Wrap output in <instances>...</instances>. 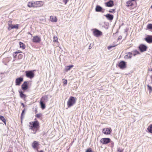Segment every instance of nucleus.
<instances>
[{
    "mask_svg": "<svg viewBox=\"0 0 152 152\" xmlns=\"http://www.w3.org/2000/svg\"><path fill=\"white\" fill-rule=\"evenodd\" d=\"M76 98L73 96H71L70 97L67 102L68 107H70L73 106L76 103Z\"/></svg>",
    "mask_w": 152,
    "mask_h": 152,
    "instance_id": "1",
    "label": "nucleus"
},
{
    "mask_svg": "<svg viewBox=\"0 0 152 152\" xmlns=\"http://www.w3.org/2000/svg\"><path fill=\"white\" fill-rule=\"evenodd\" d=\"M132 1L131 0L128 1L126 3V5L127 7H129L131 6L132 7L133 6V3L132 2Z\"/></svg>",
    "mask_w": 152,
    "mask_h": 152,
    "instance_id": "23",
    "label": "nucleus"
},
{
    "mask_svg": "<svg viewBox=\"0 0 152 152\" xmlns=\"http://www.w3.org/2000/svg\"><path fill=\"white\" fill-rule=\"evenodd\" d=\"M111 132V128H104L102 130V132L105 134H110Z\"/></svg>",
    "mask_w": 152,
    "mask_h": 152,
    "instance_id": "13",
    "label": "nucleus"
},
{
    "mask_svg": "<svg viewBox=\"0 0 152 152\" xmlns=\"http://www.w3.org/2000/svg\"><path fill=\"white\" fill-rule=\"evenodd\" d=\"M29 129L31 130L33 132H31V133L34 134H35L37 132V130L39 129L38 128H31V126H29Z\"/></svg>",
    "mask_w": 152,
    "mask_h": 152,
    "instance_id": "25",
    "label": "nucleus"
},
{
    "mask_svg": "<svg viewBox=\"0 0 152 152\" xmlns=\"http://www.w3.org/2000/svg\"><path fill=\"white\" fill-rule=\"evenodd\" d=\"M91 44H90V45L89 46L88 48L89 49H91L92 48V47L91 46Z\"/></svg>",
    "mask_w": 152,
    "mask_h": 152,
    "instance_id": "46",
    "label": "nucleus"
},
{
    "mask_svg": "<svg viewBox=\"0 0 152 152\" xmlns=\"http://www.w3.org/2000/svg\"><path fill=\"white\" fill-rule=\"evenodd\" d=\"M131 1H135L136 0H131Z\"/></svg>",
    "mask_w": 152,
    "mask_h": 152,
    "instance_id": "50",
    "label": "nucleus"
},
{
    "mask_svg": "<svg viewBox=\"0 0 152 152\" xmlns=\"http://www.w3.org/2000/svg\"><path fill=\"white\" fill-rule=\"evenodd\" d=\"M19 92L20 94V97L22 99H24L26 97V96L25 94L23 93V92L22 91H19Z\"/></svg>",
    "mask_w": 152,
    "mask_h": 152,
    "instance_id": "21",
    "label": "nucleus"
},
{
    "mask_svg": "<svg viewBox=\"0 0 152 152\" xmlns=\"http://www.w3.org/2000/svg\"><path fill=\"white\" fill-rule=\"evenodd\" d=\"M100 142L103 144H106L111 142V140L109 138H103L100 140Z\"/></svg>",
    "mask_w": 152,
    "mask_h": 152,
    "instance_id": "5",
    "label": "nucleus"
},
{
    "mask_svg": "<svg viewBox=\"0 0 152 152\" xmlns=\"http://www.w3.org/2000/svg\"><path fill=\"white\" fill-rule=\"evenodd\" d=\"M140 54V52L137 50H135L134 51V56H135L137 54Z\"/></svg>",
    "mask_w": 152,
    "mask_h": 152,
    "instance_id": "35",
    "label": "nucleus"
},
{
    "mask_svg": "<svg viewBox=\"0 0 152 152\" xmlns=\"http://www.w3.org/2000/svg\"><path fill=\"white\" fill-rule=\"evenodd\" d=\"M0 120H1L3 122V123L5 125H6V121L4 116L2 115H0Z\"/></svg>",
    "mask_w": 152,
    "mask_h": 152,
    "instance_id": "29",
    "label": "nucleus"
},
{
    "mask_svg": "<svg viewBox=\"0 0 152 152\" xmlns=\"http://www.w3.org/2000/svg\"><path fill=\"white\" fill-rule=\"evenodd\" d=\"M34 71H35V70H28L26 71L25 72L26 77L31 79L33 78L34 76V74L33 72Z\"/></svg>",
    "mask_w": 152,
    "mask_h": 152,
    "instance_id": "3",
    "label": "nucleus"
},
{
    "mask_svg": "<svg viewBox=\"0 0 152 152\" xmlns=\"http://www.w3.org/2000/svg\"><path fill=\"white\" fill-rule=\"evenodd\" d=\"M63 2L65 4H66L67 2L69 0H63Z\"/></svg>",
    "mask_w": 152,
    "mask_h": 152,
    "instance_id": "43",
    "label": "nucleus"
},
{
    "mask_svg": "<svg viewBox=\"0 0 152 152\" xmlns=\"http://www.w3.org/2000/svg\"><path fill=\"white\" fill-rule=\"evenodd\" d=\"M53 39L54 42H56V41L57 40L58 38L56 37H54L53 38Z\"/></svg>",
    "mask_w": 152,
    "mask_h": 152,
    "instance_id": "42",
    "label": "nucleus"
},
{
    "mask_svg": "<svg viewBox=\"0 0 152 152\" xmlns=\"http://www.w3.org/2000/svg\"><path fill=\"white\" fill-rule=\"evenodd\" d=\"M126 53L127 55L125 56V58L126 57L127 58H130L132 57L133 55V54L132 53L129 52Z\"/></svg>",
    "mask_w": 152,
    "mask_h": 152,
    "instance_id": "22",
    "label": "nucleus"
},
{
    "mask_svg": "<svg viewBox=\"0 0 152 152\" xmlns=\"http://www.w3.org/2000/svg\"><path fill=\"white\" fill-rule=\"evenodd\" d=\"M42 115V113H38L36 114V116L38 118H39Z\"/></svg>",
    "mask_w": 152,
    "mask_h": 152,
    "instance_id": "36",
    "label": "nucleus"
},
{
    "mask_svg": "<svg viewBox=\"0 0 152 152\" xmlns=\"http://www.w3.org/2000/svg\"><path fill=\"white\" fill-rule=\"evenodd\" d=\"M20 53L19 52L16 51L13 53V56L14 58H16L17 57L18 54Z\"/></svg>",
    "mask_w": 152,
    "mask_h": 152,
    "instance_id": "34",
    "label": "nucleus"
},
{
    "mask_svg": "<svg viewBox=\"0 0 152 152\" xmlns=\"http://www.w3.org/2000/svg\"><path fill=\"white\" fill-rule=\"evenodd\" d=\"M147 42L148 43L152 42V36L148 35L145 39Z\"/></svg>",
    "mask_w": 152,
    "mask_h": 152,
    "instance_id": "15",
    "label": "nucleus"
},
{
    "mask_svg": "<svg viewBox=\"0 0 152 152\" xmlns=\"http://www.w3.org/2000/svg\"><path fill=\"white\" fill-rule=\"evenodd\" d=\"M12 21L11 20L9 21L8 22V27L7 29L9 31L10 30L12 29H14V28L18 29V25L16 24L15 25H13L12 24Z\"/></svg>",
    "mask_w": 152,
    "mask_h": 152,
    "instance_id": "2",
    "label": "nucleus"
},
{
    "mask_svg": "<svg viewBox=\"0 0 152 152\" xmlns=\"http://www.w3.org/2000/svg\"><path fill=\"white\" fill-rule=\"evenodd\" d=\"M118 152H123V150L120 149V148H118Z\"/></svg>",
    "mask_w": 152,
    "mask_h": 152,
    "instance_id": "44",
    "label": "nucleus"
},
{
    "mask_svg": "<svg viewBox=\"0 0 152 152\" xmlns=\"http://www.w3.org/2000/svg\"><path fill=\"white\" fill-rule=\"evenodd\" d=\"M40 104L41 106V107L42 109H44L45 108V104L44 103V102L40 101Z\"/></svg>",
    "mask_w": 152,
    "mask_h": 152,
    "instance_id": "26",
    "label": "nucleus"
},
{
    "mask_svg": "<svg viewBox=\"0 0 152 152\" xmlns=\"http://www.w3.org/2000/svg\"><path fill=\"white\" fill-rule=\"evenodd\" d=\"M64 80L63 82V83L65 85L67 83V81L66 80H65L64 79H63V80Z\"/></svg>",
    "mask_w": 152,
    "mask_h": 152,
    "instance_id": "41",
    "label": "nucleus"
},
{
    "mask_svg": "<svg viewBox=\"0 0 152 152\" xmlns=\"http://www.w3.org/2000/svg\"><path fill=\"white\" fill-rule=\"evenodd\" d=\"M73 65H71L69 66H67L65 68V70L66 71H67L69 70L71 68L73 67Z\"/></svg>",
    "mask_w": 152,
    "mask_h": 152,
    "instance_id": "30",
    "label": "nucleus"
},
{
    "mask_svg": "<svg viewBox=\"0 0 152 152\" xmlns=\"http://www.w3.org/2000/svg\"><path fill=\"white\" fill-rule=\"evenodd\" d=\"M34 1L29 2L28 3L27 5L29 7H34Z\"/></svg>",
    "mask_w": 152,
    "mask_h": 152,
    "instance_id": "24",
    "label": "nucleus"
},
{
    "mask_svg": "<svg viewBox=\"0 0 152 152\" xmlns=\"http://www.w3.org/2000/svg\"><path fill=\"white\" fill-rule=\"evenodd\" d=\"M28 88V83L27 81H24L21 86V88L23 91H25Z\"/></svg>",
    "mask_w": 152,
    "mask_h": 152,
    "instance_id": "11",
    "label": "nucleus"
},
{
    "mask_svg": "<svg viewBox=\"0 0 152 152\" xmlns=\"http://www.w3.org/2000/svg\"><path fill=\"white\" fill-rule=\"evenodd\" d=\"M28 34H30L31 35H32V34H31L29 32H28Z\"/></svg>",
    "mask_w": 152,
    "mask_h": 152,
    "instance_id": "49",
    "label": "nucleus"
},
{
    "mask_svg": "<svg viewBox=\"0 0 152 152\" xmlns=\"http://www.w3.org/2000/svg\"><path fill=\"white\" fill-rule=\"evenodd\" d=\"M106 18L109 20H113L114 16L113 15L110 14H107L104 15Z\"/></svg>",
    "mask_w": 152,
    "mask_h": 152,
    "instance_id": "18",
    "label": "nucleus"
},
{
    "mask_svg": "<svg viewBox=\"0 0 152 152\" xmlns=\"http://www.w3.org/2000/svg\"><path fill=\"white\" fill-rule=\"evenodd\" d=\"M108 12L111 13H114L115 12V9H111L109 10Z\"/></svg>",
    "mask_w": 152,
    "mask_h": 152,
    "instance_id": "37",
    "label": "nucleus"
},
{
    "mask_svg": "<svg viewBox=\"0 0 152 152\" xmlns=\"http://www.w3.org/2000/svg\"><path fill=\"white\" fill-rule=\"evenodd\" d=\"M19 45L20 48H21L23 49H24L25 48L26 46L22 42H19Z\"/></svg>",
    "mask_w": 152,
    "mask_h": 152,
    "instance_id": "31",
    "label": "nucleus"
},
{
    "mask_svg": "<svg viewBox=\"0 0 152 152\" xmlns=\"http://www.w3.org/2000/svg\"><path fill=\"white\" fill-rule=\"evenodd\" d=\"M92 30H93V34L96 37H98L102 34V32L96 28H94Z\"/></svg>",
    "mask_w": 152,
    "mask_h": 152,
    "instance_id": "4",
    "label": "nucleus"
},
{
    "mask_svg": "<svg viewBox=\"0 0 152 152\" xmlns=\"http://www.w3.org/2000/svg\"><path fill=\"white\" fill-rule=\"evenodd\" d=\"M151 77L152 79V75L151 76Z\"/></svg>",
    "mask_w": 152,
    "mask_h": 152,
    "instance_id": "53",
    "label": "nucleus"
},
{
    "mask_svg": "<svg viewBox=\"0 0 152 152\" xmlns=\"http://www.w3.org/2000/svg\"><path fill=\"white\" fill-rule=\"evenodd\" d=\"M151 7L152 8V5L151 6Z\"/></svg>",
    "mask_w": 152,
    "mask_h": 152,
    "instance_id": "54",
    "label": "nucleus"
},
{
    "mask_svg": "<svg viewBox=\"0 0 152 152\" xmlns=\"http://www.w3.org/2000/svg\"><path fill=\"white\" fill-rule=\"evenodd\" d=\"M147 130L149 133H152V124H150L148 126Z\"/></svg>",
    "mask_w": 152,
    "mask_h": 152,
    "instance_id": "27",
    "label": "nucleus"
},
{
    "mask_svg": "<svg viewBox=\"0 0 152 152\" xmlns=\"http://www.w3.org/2000/svg\"><path fill=\"white\" fill-rule=\"evenodd\" d=\"M149 71H152V69H149Z\"/></svg>",
    "mask_w": 152,
    "mask_h": 152,
    "instance_id": "51",
    "label": "nucleus"
},
{
    "mask_svg": "<svg viewBox=\"0 0 152 152\" xmlns=\"http://www.w3.org/2000/svg\"><path fill=\"white\" fill-rule=\"evenodd\" d=\"M25 114V109H24L22 111L21 114L20 118L21 120L23 119L24 118V115Z\"/></svg>",
    "mask_w": 152,
    "mask_h": 152,
    "instance_id": "32",
    "label": "nucleus"
},
{
    "mask_svg": "<svg viewBox=\"0 0 152 152\" xmlns=\"http://www.w3.org/2000/svg\"><path fill=\"white\" fill-rule=\"evenodd\" d=\"M105 6L106 7H111L114 5V2L112 0H110L107 2L104 3Z\"/></svg>",
    "mask_w": 152,
    "mask_h": 152,
    "instance_id": "9",
    "label": "nucleus"
},
{
    "mask_svg": "<svg viewBox=\"0 0 152 152\" xmlns=\"http://www.w3.org/2000/svg\"><path fill=\"white\" fill-rule=\"evenodd\" d=\"M116 46V45H114V46L111 45V46H108L107 47V48L109 50H110L111 48L115 47Z\"/></svg>",
    "mask_w": 152,
    "mask_h": 152,
    "instance_id": "38",
    "label": "nucleus"
},
{
    "mask_svg": "<svg viewBox=\"0 0 152 152\" xmlns=\"http://www.w3.org/2000/svg\"><path fill=\"white\" fill-rule=\"evenodd\" d=\"M29 124H30V125H31V122H30L29 123Z\"/></svg>",
    "mask_w": 152,
    "mask_h": 152,
    "instance_id": "52",
    "label": "nucleus"
},
{
    "mask_svg": "<svg viewBox=\"0 0 152 152\" xmlns=\"http://www.w3.org/2000/svg\"><path fill=\"white\" fill-rule=\"evenodd\" d=\"M103 10L102 8L100 6L97 5L96 6L95 8V11L96 12H104L102 11V10Z\"/></svg>",
    "mask_w": 152,
    "mask_h": 152,
    "instance_id": "17",
    "label": "nucleus"
},
{
    "mask_svg": "<svg viewBox=\"0 0 152 152\" xmlns=\"http://www.w3.org/2000/svg\"><path fill=\"white\" fill-rule=\"evenodd\" d=\"M38 152H44V151L42 150H41L40 151H39Z\"/></svg>",
    "mask_w": 152,
    "mask_h": 152,
    "instance_id": "48",
    "label": "nucleus"
},
{
    "mask_svg": "<svg viewBox=\"0 0 152 152\" xmlns=\"http://www.w3.org/2000/svg\"><path fill=\"white\" fill-rule=\"evenodd\" d=\"M41 41V38L37 36H34L33 38L32 41L34 42L38 43Z\"/></svg>",
    "mask_w": 152,
    "mask_h": 152,
    "instance_id": "12",
    "label": "nucleus"
},
{
    "mask_svg": "<svg viewBox=\"0 0 152 152\" xmlns=\"http://www.w3.org/2000/svg\"><path fill=\"white\" fill-rule=\"evenodd\" d=\"M86 152H93L91 148H88L86 151Z\"/></svg>",
    "mask_w": 152,
    "mask_h": 152,
    "instance_id": "39",
    "label": "nucleus"
},
{
    "mask_svg": "<svg viewBox=\"0 0 152 152\" xmlns=\"http://www.w3.org/2000/svg\"><path fill=\"white\" fill-rule=\"evenodd\" d=\"M21 105H22V106H23V107H25V105H24V103H21Z\"/></svg>",
    "mask_w": 152,
    "mask_h": 152,
    "instance_id": "47",
    "label": "nucleus"
},
{
    "mask_svg": "<svg viewBox=\"0 0 152 152\" xmlns=\"http://www.w3.org/2000/svg\"><path fill=\"white\" fill-rule=\"evenodd\" d=\"M39 144L37 141H34L32 144V147L34 149H37V150L38 151L37 147L39 146Z\"/></svg>",
    "mask_w": 152,
    "mask_h": 152,
    "instance_id": "16",
    "label": "nucleus"
},
{
    "mask_svg": "<svg viewBox=\"0 0 152 152\" xmlns=\"http://www.w3.org/2000/svg\"><path fill=\"white\" fill-rule=\"evenodd\" d=\"M118 66L121 69H124L126 67V63L124 61H121L118 64Z\"/></svg>",
    "mask_w": 152,
    "mask_h": 152,
    "instance_id": "6",
    "label": "nucleus"
},
{
    "mask_svg": "<svg viewBox=\"0 0 152 152\" xmlns=\"http://www.w3.org/2000/svg\"><path fill=\"white\" fill-rule=\"evenodd\" d=\"M48 95H45L42 96L40 100V101H42L43 102H46L48 100Z\"/></svg>",
    "mask_w": 152,
    "mask_h": 152,
    "instance_id": "19",
    "label": "nucleus"
},
{
    "mask_svg": "<svg viewBox=\"0 0 152 152\" xmlns=\"http://www.w3.org/2000/svg\"><path fill=\"white\" fill-rule=\"evenodd\" d=\"M22 57H23L22 55L21 54H19L18 56V58L19 59H21L22 58Z\"/></svg>",
    "mask_w": 152,
    "mask_h": 152,
    "instance_id": "40",
    "label": "nucleus"
},
{
    "mask_svg": "<svg viewBox=\"0 0 152 152\" xmlns=\"http://www.w3.org/2000/svg\"><path fill=\"white\" fill-rule=\"evenodd\" d=\"M148 89L149 91V93H150L152 91V87L149 85H147Z\"/></svg>",
    "mask_w": 152,
    "mask_h": 152,
    "instance_id": "33",
    "label": "nucleus"
},
{
    "mask_svg": "<svg viewBox=\"0 0 152 152\" xmlns=\"http://www.w3.org/2000/svg\"><path fill=\"white\" fill-rule=\"evenodd\" d=\"M147 28L148 30L152 31V24H148L147 26Z\"/></svg>",
    "mask_w": 152,
    "mask_h": 152,
    "instance_id": "28",
    "label": "nucleus"
},
{
    "mask_svg": "<svg viewBox=\"0 0 152 152\" xmlns=\"http://www.w3.org/2000/svg\"><path fill=\"white\" fill-rule=\"evenodd\" d=\"M50 21L53 22H56L57 20L56 17L53 16H50Z\"/></svg>",
    "mask_w": 152,
    "mask_h": 152,
    "instance_id": "20",
    "label": "nucleus"
},
{
    "mask_svg": "<svg viewBox=\"0 0 152 152\" xmlns=\"http://www.w3.org/2000/svg\"><path fill=\"white\" fill-rule=\"evenodd\" d=\"M34 7H39L42 6L43 4V2L42 1H34Z\"/></svg>",
    "mask_w": 152,
    "mask_h": 152,
    "instance_id": "14",
    "label": "nucleus"
},
{
    "mask_svg": "<svg viewBox=\"0 0 152 152\" xmlns=\"http://www.w3.org/2000/svg\"><path fill=\"white\" fill-rule=\"evenodd\" d=\"M111 142V146H112V147H113L114 146V142Z\"/></svg>",
    "mask_w": 152,
    "mask_h": 152,
    "instance_id": "45",
    "label": "nucleus"
},
{
    "mask_svg": "<svg viewBox=\"0 0 152 152\" xmlns=\"http://www.w3.org/2000/svg\"><path fill=\"white\" fill-rule=\"evenodd\" d=\"M23 79L22 77H20L16 79L15 80V85L19 86L23 81Z\"/></svg>",
    "mask_w": 152,
    "mask_h": 152,
    "instance_id": "8",
    "label": "nucleus"
},
{
    "mask_svg": "<svg viewBox=\"0 0 152 152\" xmlns=\"http://www.w3.org/2000/svg\"><path fill=\"white\" fill-rule=\"evenodd\" d=\"M32 125V126H31V128H39V124L38 121H36L33 122Z\"/></svg>",
    "mask_w": 152,
    "mask_h": 152,
    "instance_id": "10",
    "label": "nucleus"
},
{
    "mask_svg": "<svg viewBox=\"0 0 152 152\" xmlns=\"http://www.w3.org/2000/svg\"><path fill=\"white\" fill-rule=\"evenodd\" d=\"M139 49L140 52H143L147 50V47L144 44H141L139 47Z\"/></svg>",
    "mask_w": 152,
    "mask_h": 152,
    "instance_id": "7",
    "label": "nucleus"
}]
</instances>
